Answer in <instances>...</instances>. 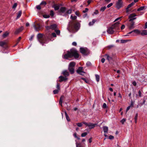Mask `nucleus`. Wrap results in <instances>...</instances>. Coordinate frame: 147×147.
Returning a JSON list of instances; mask_svg holds the SVG:
<instances>
[{
  "mask_svg": "<svg viewBox=\"0 0 147 147\" xmlns=\"http://www.w3.org/2000/svg\"><path fill=\"white\" fill-rule=\"evenodd\" d=\"M17 4L16 3H14L12 6V8L15 9L17 6Z\"/></svg>",
  "mask_w": 147,
  "mask_h": 147,
  "instance_id": "ea45409f",
  "label": "nucleus"
},
{
  "mask_svg": "<svg viewBox=\"0 0 147 147\" xmlns=\"http://www.w3.org/2000/svg\"><path fill=\"white\" fill-rule=\"evenodd\" d=\"M131 6H132V5H131V4H129L128 5L126 9V12L127 13H128L130 11V10L129 9H128Z\"/></svg>",
  "mask_w": 147,
  "mask_h": 147,
  "instance_id": "5701e85b",
  "label": "nucleus"
},
{
  "mask_svg": "<svg viewBox=\"0 0 147 147\" xmlns=\"http://www.w3.org/2000/svg\"><path fill=\"white\" fill-rule=\"evenodd\" d=\"M106 7L105 6L102 7L100 9V11L102 12H103L106 9Z\"/></svg>",
  "mask_w": 147,
  "mask_h": 147,
  "instance_id": "f704fd0d",
  "label": "nucleus"
},
{
  "mask_svg": "<svg viewBox=\"0 0 147 147\" xmlns=\"http://www.w3.org/2000/svg\"><path fill=\"white\" fill-rule=\"evenodd\" d=\"M37 38L38 41L43 46L44 45V43H46L48 42L46 37L44 36L42 34L40 33L38 34L37 35Z\"/></svg>",
  "mask_w": 147,
  "mask_h": 147,
  "instance_id": "f03ea898",
  "label": "nucleus"
},
{
  "mask_svg": "<svg viewBox=\"0 0 147 147\" xmlns=\"http://www.w3.org/2000/svg\"><path fill=\"white\" fill-rule=\"evenodd\" d=\"M70 18L72 19L75 20L77 18V16H73V15H71V17H70Z\"/></svg>",
  "mask_w": 147,
  "mask_h": 147,
  "instance_id": "c9c22d12",
  "label": "nucleus"
},
{
  "mask_svg": "<svg viewBox=\"0 0 147 147\" xmlns=\"http://www.w3.org/2000/svg\"><path fill=\"white\" fill-rule=\"evenodd\" d=\"M54 12L53 10H51L50 13V15L52 16H53L54 15Z\"/></svg>",
  "mask_w": 147,
  "mask_h": 147,
  "instance_id": "09e8293b",
  "label": "nucleus"
},
{
  "mask_svg": "<svg viewBox=\"0 0 147 147\" xmlns=\"http://www.w3.org/2000/svg\"><path fill=\"white\" fill-rule=\"evenodd\" d=\"M57 27V25L56 24H53L50 26V28L51 29L54 30Z\"/></svg>",
  "mask_w": 147,
  "mask_h": 147,
  "instance_id": "412c9836",
  "label": "nucleus"
},
{
  "mask_svg": "<svg viewBox=\"0 0 147 147\" xmlns=\"http://www.w3.org/2000/svg\"><path fill=\"white\" fill-rule=\"evenodd\" d=\"M83 80L84 81H85V82L87 83H88V81L86 79H85V78H82Z\"/></svg>",
  "mask_w": 147,
  "mask_h": 147,
  "instance_id": "338daca9",
  "label": "nucleus"
},
{
  "mask_svg": "<svg viewBox=\"0 0 147 147\" xmlns=\"http://www.w3.org/2000/svg\"><path fill=\"white\" fill-rule=\"evenodd\" d=\"M34 35H32L31 37L30 38H29V40L30 41H32V39L34 37Z\"/></svg>",
  "mask_w": 147,
  "mask_h": 147,
  "instance_id": "6e6d98bb",
  "label": "nucleus"
},
{
  "mask_svg": "<svg viewBox=\"0 0 147 147\" xmlns=\"http://www.w3.org/2000/svg\"><path fill=\"white\" fill-rule=\"evenodd\" d=\"M23 29V26H21L19 28L17 29L16 31L15 32V34H17L20 32L22 31Z\"/></svg>",
  "mask_w": 147,
  "mask_h": 147,
  "instance_id": "f8f14e48",
  "label": "nucleus"
},
{
  "mask_svg": "<svg viewBox=\"0 0 147 147\" xmlns=\"http://www.w3.org/2000/svg\"><path fill=\"white\" fill-rule=\"evenodd\" d=\"M59 81L60 82L66 80L67 79V78L66 77H63L61 76H60L59 77Z\"/></svg>",
  "mask_w": 147,
  "mask_h": 147,
  "instance_id": "ddd939ff",
  "label": "nucleus"
},
{
  "mask_svg": "<svg viewBox=\"0 0 147 147\" xmlns=\"http://www.w3.org/2000/svg\"><path fill=\"white\" fill-rule=\"evenodd\" d=\"M71 9H69L67 11V13L68 14H70L71 13Z\"/></svg>",
  "mask_w": 147,
  "mask_h": 147,
  "instance_id": "5fc2aeb1",
  "label": "nucleus"
},
{
  "mask_svg": "<svg viewBox=\"0 0 147 147\" xmlns=\"http://www.w3.org/2000/svg\"><path fill=\"white\" fill-rule=\"evenodd\" d=\"M64 55H79L78 51L75 49H72L70 51H67V53Z\"/></svg>",
  "mask_w": 147,
  "mask_h": 147,
  "instance_id": "7ed1b4c3",
  "label": "nucleus"
},
{
  "mask_svg": "<svg viewBox=\"0 0 147 147\" xmlns=\"http://www.w3.org/2000/svg\"><path fill=\"white\" fill-rule=\"evenodd\" d=\"M78 73H79L80 75H84V74L85 73L84 71H82L79 72H78Z\"/></svg>",
  "mask_w": 147,
  "mask_h": 147,
  "instance_id": "864d4df0",
  "label": "nucleus"
},
{
  "mask_svg": "<svg viewBox=\"0 0 147 147\" xmlns=\"http://www.w3.org/2000/svg\"><path fill=\"white\" fill-rule=\"evenodd\" d=\"M126 119H125L123 118L121 121V122L122 124H123L124 122L125 121Z\"/></svg>",
  "mask_w": 147,
  "mask_h": 147,
  "instance_id": "79ce46f5",
  "label": "nucleus"
},
{
  "mask_svg": "<svg viewBox=\"0 0 147 147\" xmlns=\"http://www.w3.org/2000/svg\"><path fill=\"white\" fill-rule=\"evenodd\" d=\"M125 27V25H122L121 27V29L123 30V29H124V28Z\"/></svg>",
  "mask_w": 147,
  "mask_h": 147,
  "instance_id": "69168bd1",
  "label": "nucleus"
},
{
  "mask_svg": "<svg viewBox=\"0 0 147 147\" xmlns=\"http://www.w3.org/2000/svg\"><path fill=\"white\" fill-rule=\"evenodd\" d=\"M95 76L96 80L97 82H98L100 80V76L98 75L97 74H96Z\"/></svg>",
  "mask_w": 147,
  "mask_h": 147,
  "instance_id": "c85d7f7f",
  "label": "nucleus"
},
{
  "mask_svg": "<svg viewBox=\"0 0 147 147\" xmlns=\"http://www.w3.org/2000/svg\"><path fill=\"white\" fill-rule=\"evenodd\" d=\"M80 56H63L62 58L63 59H68L70 60L74 59H78L80 58Z\"/></svg>",
  "mask_w": 147,
  "mask_h": 147,
  "instance_id": "20e7f679",
  "label": "nucleus"
},
{
  "mask_svg": "<svg viewBox=\"0 0 147 147\" xmlns=\"http://www.w3.org/2000/svg\"><path fill=\"white\" fill-rule=\"evenodd\" d=\"M68 69L71 74H73L74 73V68L69 67Z\"/></svg>",
  "mask_w": 147,
  "mask_h": 147,
  "instance_id": "6ab92c4d",
  "label": "nucleus"
},
{
  "mask_svg": "<svg viewBox=\"0 0 147 147\" xmlns=\"http://www.w3.org/2000/svg\"><path fill=\"white\" fill-rule=\"evenodd\" d=\"M123 6V2L122 0H118L116 4V7L119 9Z\"/></svg>",
  "mask_w": 147,
  "mask_h": 147,
  "instance_id": "6e6552de",
  "label": "nucleus"
},
{
  "mask_svg": "<svg viewBox=\"0 0 147 147\" xmlns=\"http://www.w3.org/2000/svg\"><path fill=\"white\" fill-rule=\"evenodd\" d=\"M107 107V105L105 103H104L103 105V108H106Z\"/></svg>",
  "mask_w": 147,
  "mask_h": 147,
  "instance_id": "052dcab7",
  "label": "nucleus"
},
{
  "mask_svg": "<svg viewBox=\"0 0 147 147\" xmlns=\"http://www.w3.org/2000/svg\"><path fill=\"white\" fill-rule=\"evenodd\" d=\"M82 123L86 126H88L90 129L93 128L96 125V124H93L91 123H87L85 122H83Z\"/></svg>",
  "mask_w": 147,
  "mask_h": 147,
  "instance_id": "0eeeda50",
  "label": "nucleus"
},
{
  "mask_svg": "<svg viewBox=\"0 0 147 147\" xmlns=\"http://www.w3.org/2000/svg\"><path fill=\"white\" fill-rule=\"evenodd\" d=\"M138 117V113H137L136 114V115L134 119H137Z\"/></svg>",
  "mask_w": 147,
  "mask_h": 147,
  "instance_id": "e2e57ef3",
  "label": "nucleus"
},
{
  "mask_svg": "<svg viewBox=\"0 0 147 147\" xmlns=\"http://www.w3.org/2000/svg\"><path fill=\"white\" fill-rule=\"evenodd\" d=\"M115 26L113 25L111 26L108 27L107 29V32L110 34H113L115 32L114 31Z\"/></svg>",
  "mask_w": 147,
  "mask_h": 147,
  "instance_id": "423d86ee",
  "label": "nucleus"
},
{
  "mask_svg": "<svg viewBox=\"0 0 147 147\" xmlns=\"http://www.w3.org/2000/svg\"><path fill=\"white\" fill-rule=\"evenodd\" d=\"M59 92V90H54L53 91V93L54 94H57Z\"/></svg>",
  "mask_w": 147,
  "mask_h": 147,
  "instance_id": "a18cd8bd",
  "label": "nucleus"
},
{
  "mask_svg": "<svg viewBox=\"0 0 147 147\" xmlns=\"http://www.w3.org/2000/svg\"><path fill=\"white\" fill-rule=\"evenodd\" d=\"M57 88L58 90H59L60 89V85L58 83H57Z\"/></svg>",
  "mask_w": 147,
  "mask_h": 147,
  "instance_id": "3c124183",
  "label": "nucleus"
},
{
  "mask_svg": "<svg viewBox=\"0 0 147 147\" xmlns=\"http://www.w3.org/2000/svg\"><path fill=\"white\" fill-rule=\"evenodd\" d=\"M47 4V3L45 1H42L40 4V5L45 6Z\"/></svg>",
  "mask_w": 147,
  "mask_h": 147,
  "instance_id": "72a5a7b5",
  "label": "nucleus"
},
{
  "mask_svg": "<svg viewBox=\"0 0 147 147\" xmlns=\"http://www.w3.org/2000/svg\"><path fill=\"white\" fill-rule=\"evenodd\" d=\"M6 44V42L3 41L0 42V46L3 47L4 45Z\"/></svg>",
  "mask_w": 147,
  "mask_h": 147,
  "instance_id": "7c9ffc66",
  "label": "nucleus"
},
{
  "mask_svg": "<svg viewBox=\"0 0 147 147\" xmlns=\"http://www.w3.org/2000/svg\"><path fill=\"white\" fill-rule=\"evenodd\" d=\"M64 98L63 96H61L60 99V100L59 101V104L61 106H62V101Z\"/></svg>",
  "mask_w": 147,
  "mask_h": 147,
  "instance_id": "4be33fe9",
  "label": "nucleus"
},
{
  "mask_svg": "<svg viewBox=\"0 0 147 147\" xmlns=\"http://www.w3.org/2000/svg\"><path fill=\"white\" fill-rule=\"evenodd\" d=\"M96 20L94 19H93L92 22H90L89 23V25L90 26H92L93 25L94 23L95 22Z\"/></svg>",
  "mask_w": 147,
  "mask_h": 147,
  "instance_id": "a878e982",
  "label": "nucleus"
},
{
  "mask_svg": "<svg viewBox=\"0 0 147 147\" xmlns=\"http://www.w3.org/2000/svg\"><path fill=\"white\" fill-rule=\"evenodd\" d=\"M107 59L109 62H111L113 60L112 56H107Z\"/></svg>",
  "mask_w": 147,
  "mask_h": 147,
  "instance_id": "aec40b11",
  "label": "nucleus"
},
{
  "mask_svg": "<svg viewBox=\"0 0 147 147\" xmlns=\"http://www.w3.org/2000/svg\"><path fill=\"white\" fill-rule=\"evenodd\" d=\"M80 27V24L78 23H76L74 21H72L70 22L69 23L67 29L70 31L71 30H78Z\"/></svg>",
  "mask_w": 147,
  "mask_h": 147,
  "instance_id": "f257e3e1",
  "label": "nucleus"
},
{
  "mask_svg": "<svg viewBox=\"0 0 147 147\" xmlns=\"http://www.w3.org/2000/svg\"><path fill=\"white\" fill-rule=\"evenodd\" d=\"M72 45L73 46H76L77 45V43L76 42H72Z\"/></svg>",
  "mask_w": 147,
  "mask_h": 147,
  "instance_id": "0e129e2a",
  "label": "nucleus"
},
{
  "mask_svg": "<svg viewBox=\"0 0 147 147\" xmlns=\"http://www.w3.org/2000/svg\"><path fill=\"white\" fill-rule=\"evenodd\" d=\"M133 33H135V34H136L137 35H139L140 34V31L138 30V29H135L132 31L129 32L128 33L129 34H131Z\"/></svg>",
  "mask_w": 147,
  "mask_h": 147,
  "instance_id": "9d476101",
  "label": "nucleus"
},
{
  "mask_svg": "<svg viewBox=\"0 0 147 147\" xmlns=\"http://www.w3.org/2000/svg\"><path fill=\"white\" fill-rule=\"evenodd\" d=\"M145 6H142V7H140L139 8H138L137 9V11H140L143 10L145 9Z\"/></svg>",
  "mask_w": 147,
  "mask_h": 147,
  "instance_id": "c756f323",
  "label": "nucleus"
},
{
  "mask_svg": "<svg viewBox=\"0 0 147 147\" xmlns=\"http://www.w3.org/2000/svg\"><path fill=\"white\" fill-rule=\"evenodd\" d=\"M88 11V9L87 8H86L85 10L83 11V12L84 13H85L86 12H87Z\"/></svg>",
  "mask_w": 147,
  "mask_h": 147,
  "instance_id": "8fccbe9b",
  "label": "nucleus"
},
{
  "mask_svg": "<svg viewBox=\"0 0 147 147\" xmlns=\"http://www.w3.org/2000/svg\"><path fill=\"white\" fill-rule=\"evenodd\" d=\"M82 123H77V125L79 127H81L82 126Z\"/></svg>",
  "mask_w": 147,
  "mask_h": 147,
  "instance_id": "37998d69",
  "label": "nucleus"
},
{
  "mask_svg": "<svg viewBox=\"0 0 147 147\" xmlns=\"http://www.w3.org/2000/svg\"><path fill=\"white\" fill-rule=\"evenodd\" d=\"M62 73L65 77L68 76L69 75V73L67 70L63 71Z\"/></svg>",
  "mask_w": 147,
  "mask_h": 147,
  "instance_id": "f3484780",
  "label": "nucleus"
},
{
  "mask_svg": "<svg viewBox=\"0 0 147 147\" xmlns=\"http://www.w3.org/2000/svg\"><path fill=\"white\" fill-rule=\"evenodd\" d=\"M65 117H66V119L68 121H69L70 120L69 117L67 113L65 111Z\"/></svg>",
  "mask_w": 147,
  "mask_h": 147,
  "instance_id": "cd10ccee",
  "label": "nucleus"
},
{
  "mask_svg": "<svg viewBox=\"0 0 147 147\" xmlns=\"http://www.w3.org/2000/svg\"><path fill=\"white\" fill-rule=\"evenodd\" d=\"M33 27L35 28L36 31H38L40 30V27L39 24H37V26H36V25L34 24L33 25Z\"/></svg>",
  "mask_w": 147,
  "mask_h": 147,
  "instance_id": "4468645a",
  "label": "nucleus"
},
{
  "mask_svg": "<svg viewBox=\"0 0 147 147\" xmlns=\"http://www.w3.org/2000/svg\"><path fill=\"white\" fill-rule=\"evenodd\" d=\"M140 34H141V35L142 36L147 35V31L146 30H143L142 32H140Z\"/></svg>",
  "mask_w": 147,
  "mask_h": 147,
  "instance_id": "dca6fc26",
  "label": "nucleus"
},
{
  "mask_svg": "<svg viewBox=\"0 0 147 147\" xmlns=\"http://www.w3.org/2000/svg\"><path fill=\"white\" fill-rule=\"evenodd\" d=\"M87 134V132H84L81 134V136L82 137H84Z\"/></svg>",
  "mask_w": 147,
  "mask_h": 147,
  "instance_id": "e433bc0d",
  "label": "nucleus"
},
{
  "mask_svg": "<svg viewBox=\"0 0 147 147\" xmlns=\"http://www.w3.org/2000/svg\"><path fill=\"white\" fill-rule=\"evenodd\" d=\"M131 22L128 26V28L130 29H133L135 28V22L133 21Z\"/></svg>",
  "mask_w": 147,
  "mask_h": 147,
  "instance_id": "9b49d317",
  "label": "nucleus"
},
{
  "mask_svg": "<svg viewBox=\"0 0 147 147\" xmlns=\"http://www.w3.org/2000/svg\"><path fill=\"white\" fill-rule=\"evenodd\" d=\"M52 7L54 8L55 10H57L59 9V5L58 4H54L52 6Z\"/></svg>",
  "mask_w": 147,
  "mask_h": 147,
  "instance_id": "2eb2a0df",
  "label": "nucleus"
},
{
  "mask_svg": "<svg viewBox=\"0 0 147 147\" xmlns=\"http://www.w3.org/2000/svg\"><path fill=\"white\" fill-rule=\"evenodd\" d=\"M83 69V67H79L78 69L77 70V72H79L81 71H82V70Z\"/></svg>",
  "mask_w": 147,
  "mask_h": 147,
  "instance_id": "473e14b6",
  "label": "nucleus"
},
{
  "mask_svg": "<svg viewBox=\"0 0 147 147\" xmlns=\"http://www.w3.org/2000/svg\"><path fill=\"white\" fill-rule=\"evenodd\" d=\"M114 138V136L112 135L110 136H109V139L110 140L113 139Z\"/></svg>",
  "mask_w": 147,
  "mask_h": 147,
  "instance_id": "603ef678",
  "label": "nucleus"
},
{
  "mask_svg": "<svg viewBox=\"0 0 147 147\" xmlns=\"http://www.w3.org/2000/svg\"><path fill=\"white\" fill-rule=\"evenodd\" d=\"M136 16V15L134 13L131 14L129 16V18L130 19L129 21H133V20L136 19V18H134Z\"/></svg>",
  "mask_w": 147,
  "mask_h": 147,
  "instance_id": "1a4fd4ad",
  "label": "nucleus"
},
{
  "mask_svg": "<svg viewBox=\"0 0 147 147\" xmlns=\"http://www.w3.org/2000/svg\"><path fill=\"white\" fill-rule=\"evenodd\" d=\"M113 5V3H110V4H109L107 6V7H108V8H109L110 7H111V6H112V5Z\"/></svg>",
  "mask_w": 147,
  "mask_h": 147,
  "instance_id": "13d9d810",
  "label": "nucleus"
},
{
  "mask_svg": "<svg viewBox=\"0 0 147 147\" xmlns=\"http://www.w3.org/2000/svg\"><path fill=\"white\" fill-rule=\"evenodd\" d=\"M128 41V40H125L122 39L121 40V42L122 43H124Z\"/></svg>",
  "mask_w": 147,
  "mask_h": 147,
  "instance_id": "a19ab883",
  "label": "nucleus"
},
{
  "mask_svg": "<svg viewBox=\"0 0 147 147\" xmlns=\"http://www.w3.org/2000/svg\"><path fill=\"white\" fill-rule=\"evenodd\" d=\"M114 45H111L108 46L107 47V48H108V49H111V48L114 47Z\"/></svg>",
  "mask_w": 147,
  "mask_h": 147,
  "instance_id": "c03bdc74",
  "label": "nucleus"
},
{
  "mask_svg": "<svg viewBox=\"0 0 147 147\" xmlns=\"http://www.w3.org/2000/svg\"><path fill=\"white\" fill-rule=\"evenodd\" d=\"M56 32L57 35H59L60 34V31L59 30H56Z\"/></svg>",
  "mask_w": 147,
  "mask_h": 147,
  "instance_id": "4d7b16f0",
  "label": "nucleus"
},
{
  "mask_svg": "<svg viewBox=\"0 0 147 147\" xmlns=\"http://www.w3.org/2000/svg\"><path fill=\"white\" fill-rule=\"evenodd\" d=\"M66 10V9L65 7H62L60 9V11L63 13L65 12Z\"/></svg>",
  "mask_w": 147,
  "mask_h": 147,
  "instance_id": "bb28decb",
  "label": "nucleus"
},
{
  "mask_svg": "<svg viewBox=\"0 0 147 147\" xmlns=\"http://www.w3.org/2000/svg\"><path fill=\"white\" fill-rule=\"evenodd\" d=\"M103 129L104 132V133H107L108 131V128L106 126H104L103 127Z\"/></svg>",
  "mask_w": 147,
  "mask_h": 147,
  "instance_id": "a211bd4d",
  "label": "nucleus"
},
{
  "mask_svg": "<svg viewBox=\"0 0 147 147\" xmlns=\"http://www.w3.org/2000/svg\"><path fill=\"white\" fill-rule=\"evenodd\" d=\"M75 63L74 62H71L69 66V67H73L75 66Z\"/></svg>",
  "mask_w": 147,
  "mask_h": 147,
  "instance_id": "b1692460",
  "label": "nucleus"
},
{
  "mask_svg": "<svg viewBox=\"0 0 147 147\" xmlns=\"http://www.w3.org/2000/svg\"><path fill=\"white\" fill-rule=\"evenodd\" d=\"M76 147H82L80 143H76Z\"/></svg>",
  "mask_w": 147,
  "mask_h": 147,
  "instance_id": "58836bf2",
  "label": "nucleus"
},
{
  "mask_svg": "<svg viewBox=\"0 0 147 147\" xmlns=\"http://www.w3.org/2000/svg\"><path fill=\"white\" fill-rule=\"evenodd\" d=\"M9 32L6 31L3 34L2 36L3 38H5L6 36H7L9 35Z\"/></svg>",
  "mask_w": 147,
  "mask_h": 147,
  "instance_id": "393cba45",
  "label": "nucleus"
},
{
  "mask_svg": "<svg viewBox=\"0 0 147 147\" xmlns=\"http://www.w3.org/2000/svg\"><path fill=\"white\" fill-rule=\"evenodd\" d=\"M22 13V11H19L17 15V18H19L21 16Z\"/></svg>",
  "mask_w": 147,
  "mask_h": 147,
  "instance_id": "2f4dec72",
  "label": "nucleus"
},
{
  "mask_svg": "<svg viewBox=\"0 0 147 147\" xmlns=\"http://www.w3.org/2000/svg\"><path fill=\"white\" fill-rule=\"evenodd\" d=\"M91 62L90 61H88L86 63V66H87L88 67H89L91 66Z\"/></svg>",
  "mask_w": 147,
  "mask_h": 147,
  "instance_id": "4c0bfd02",
  "label": "nucleus"
},
{
  "mask_svg": "<svg viewBox=\"0 0 147 147\" xmlns=\"http://www.w3.org/2000/svg\"><path fill=\"white\" fill-rule=\"evenodd\" d=\"M43 17L45 18H49V15H44L43 16Z\"/></svg>",
  "mask_w": 147,
  "mask_h": 147,
  "instance_id": "49530a36",
  "label": "nucleus"
},
{
  "mask_svg": "<svg viewBox=\"0 0 147 147\" xmlns=\"http://www.w3.org/2000/svg\"><path fill=\"white\" fill-rule=\"evenodd\" d=\"M138 94H139V97H141L142 96V95H141L142 94H141V92L140 90L139 91Z\"/></svg>",
  "mask_w": 147,
  "mask_h": 147,
  "instance_id": "680f3d73",
  "label": "nucleus"
},
{
  "mask_svg": "<svg viewBox=\"0 0 147 147\" xmlns=\"http://www.w3.org/2000/svg\"><path fill=\"white\" fill-rule=\"evenodd\" d=\"M52 35L54 37H56V34L55 33H52Z\"/></svg>",
  "mask_w": 147,
  "mask_h": 147,
  "instance_id": "bf43d9fd",
  "label": "nucleus"
},
{
  "mask_svg": "<svg viewBox=\"0 0 147 147\" xmlns=\"http://www.w3.org/2000/svg\"><path fill=\"white\" fill-rule=\"evenodd\" d=\"M80 52L83 54H90L89 50L86 47H80Z\"/></svg>",
  "mask_w": 147,
  "mask_h": 147,
  "instance_id": "39448f33",
  "label": "nucleus"
},
{
  "mask_svg": "<svg viewBox=\"0 0 147 147\" xmlns=\"http://www.w3.org/2000/svg\"><path fill=\"white\" fill-rule=\"evenodd\" d=\"M40 5H37L36 6V8L38 9H41V7L40 6Z\"/></svg>",
  "mask_w": 147,
  "mask_h": 147,
  "instance_id": "de8ad7c7",
  "label": "nucleus"
},
{
  "mask_svg": "<svg viewBox=\"0 0 147 147\" xmlns=\"http://www.w3.org/2000/svg\"><path fill=\"white\" fill-rule=\"evenodd\" d=\"M105 59L104 58H102L101 59V61L102 63H104L105 61Z\"/></svg>",
  "mask_w": 147,
  "mask_h": 147,
  "instance_id": "774afa93",
  "label": "nucleus"
}]
</instances>
